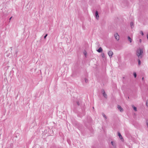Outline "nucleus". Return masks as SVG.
I'll return each instance as SVG.
<instances>
[{
  "label": "nucleus",
  "mask_w": 148,
  "mask_h": 148,
  "mask_svg": "<svg viewBox=\"0 0 148 148\" xmlns=\"http://www.w3.org/2000/svg\"><path fill=\"white\" fill-rule=\"evenodd\" d=\"M143 53V50L142 49H139L137 50L136 51L137 55L139 58L140 57V58H141V56L140 55H141Z\"/></svg>",
  "instance_id": "1"
},
{
  "label": "nucleus",
  "mask_w": 148,
  "mask_h": 148,
  "mask_svg": "<svg viewBox=\"0 0 148 148\" xmlns=\"http://www.w3.org/2000/svg\"><path fill=\"white\" fill-rule=\"evenodd\" d=\"M101 93H102L103 96L106 98H107L108 96L107 94L106 93L105 90L104 89H102L101 90Z\"/></svg>",
  "instance_id": "2"
},
{
  "label": "nucleus",
  "mask_w": 148,
  "mask_h": 148,
  "mask_svg": "<svg viewBox=\"0 0 148 148\" xmlns=\"http://www.w3.org/2000/svg\"><path fill=\"white\" fill-rule=\"evenodd\" d=\"M114 36L116 40H119V36L117 33L114 34Z\"/></svg>",
  "instance_id": "3"
},
{
  "label": "nucleus",
  "mask_w": 148,
  "mask_h": 148,
  "mask_svg": "<svg viewBox=\"0 0 148 148\" xmlns=\"http://www.w3.org/2000/svg\"><path fill=\"white\" fill-rule=\"evenodd\" d=\"M108 54L110 58L112 57L113 55V52L111 51H110L108 53Z\"/></svg>",
  "instance_id": "4"
},
{
  "label": "nucleus",
  "mask_w": 148,
  "mask_h": 148,
  "mask_svg": "<svg viewBox=\"0 0 148 148\" xmlns=\"http://www.w3.org/2000/svg\"><path fill=\"white\" fill-rule=\"evenodd\" d=\"M95 16L96 19L97 20L99 19V15L98 12L97 11H96L95 12Z\"/></svg>",
  "instance_id": "5"
},
{
  "label": "nucleus",
  "mask_w": 148,
  "mask_h": 148,
  "mask_svg": "<svg viewBox=\"0 0 148 148\" xmlns=\"http://www.w3.org/2000/svg\"><path fill=\"white\" fill-rule=\"evenodd\" d=\"M117 108L121 112L123 111V109L120 106L118 105Z\"/></svg>",
  "instance_id": "6"
},
{
  "label": "nucleus",
  "mask_w": 148,
  "mask_h": 148,
  "mask_svg": "<svg viewBox=\"0 0 148 148\" xmlns=\"http://www.w3.org/2000/svg\"><path fill=\"white\" fill-rule=\"evenodd\" d=\"M118 135L119 136V137L120 139L121 140H123V138L121 135V134L119 132H118Z\"/></svg>",
  "instance_id": "7"
},
{
  "label": "nucleus",
  "mask_w": 148,
  "mask_h": 148,
  "mask_svg": "<svg viewBox=\"0 0 148 148\" xmlns=\"http://www.w3.org/2000/svg\"><path fill=\"white\" fill-rule=\"evenodd\" d=\"M103 51V49L101 47H100L97 50V51L99 53H101Z\"/></svg>",
  "instance_id": "8"
},
{
  "label": "nucleus",
  "mask_w": 148,
  "mask_h": 148,
  "mask_svg": "<svg viewBox=\"0 0 148 148\" xmlns=\"http://www.w3.org/2000/svg\"><path fill=\"white\" fill-rule=\"evenodd\" d=\"M111 144L112 145L114 148H116V145L115 143L113 141H111Z\"/></svg>",
  "instance_id": "9"
},
{
  "label": "nucleus",
  "mask_w": 148,
  "mask_h": 148,
  "mask_svg": "<svg viewBox=\"0 0 148 148\" xmlns=\"http://www.w3.org/2000/svg\"><path fill=\"white\" fill-rule=\"evenodd\" d=\"M127 39L128 40L130 41V42H132V40L131 38L129 36H128Z\"/></svg>",
  "instance_id": "10"
},
{
  "label": "nucleus",
  "mask_w": 148,
  "mask_h": 148,
  "mask_svg": "<svg viewBox=\"0 0 148 148\" xmlns=\"http://www.w3.org/2000/svg\"><path fill=\"white\" fill-rule=\"evenodd\" d=\"M130 25L131 27L132 28L134 27V23L132 22H131L130 23Z\"/></svg>",
  "instance_id": "11"
},
{
  "label": "nucleus",
  "mask_w": 148,
  "mask_h": 148,
  "mask_svg": "<svg viewBox=\"0 0 148 148\" xmlns=\"http://www.w3.org/2000/svg\"><path fill=\"white\" fill-rule=\"evenodd\" d=\"M102 116H103L105 118V119H106L107 118V117L105 115V114L104 113H102Z\"/></svg>",
  "instance_id": "12"
},
{
  "label": "nucleus",
  "mask_w": 148,
  "mask_h": 148,
  "mask_svg": "<svg viewBox=\"0 0 148 148\" xmlns=\"http://www.w3.org/2000/svg\"><path fill=\"white\" fill-rule=\"evenodd\" d=\"M133 108V109H134V111H137V108L136 107H135L134 106H133L132 107Z\"/></svg>",
  "instance_id": "13"
},
{
  "label": "nucleus",
  "mask_w": 148,
  "mask_h": 148,
  "mask_svg": "<svg viewBox=\"0 0 148 148\" xmlns=\"http://www.w3.org/2000/svg\"><path fill=\"white\" fill-rule=\"evenodd\" d=\"M138 64L139 65H140L141 64V62L139 59L138 60Z\"/></svg>",
  "instance_id": "14"
},
{
  "label": "nucleus",
  "mask_w": 148,
  "mask_h": 148,
  "mask_svg": "<svg viewBox=\"0 0 148 148\" xmlns=\"http://www.w3.org/2000/svg\"><path fill=\"white\" fill-rule=\"evenodd\" d=\"M133 75L135 78H136L137 76V74L136 73L134 72L133 73Z\"/></svg>",
  "instance_id": "15"
},
{
  "label": "nucleus",
  "mask_w": 148,
  "mask_h": 148,
  "mask_svg": "<svg viewBox=\"0 0 148 148\" xmlns=\"http://www.w3.org/2000/svg\"><path fill=\"white\" fill-rule=\"evenodd\" d=\"M85 81L86 83H87L88 82V80L87 78H85Z\"/></svg>",
  "instance_id": "16"
},
{
  "label": "nucleus",
  "mask_w": 148,
  "mask_h": 148,
  "mask_svg": "<svg viewBox=\"0 0 148 148\" xmlns=\"http://www.w3.org/2000/svg\"><path fill=\"white\" fill-rule=\"evenodd\" d=\"M78 106H79L80 105V103L79 101H77L76 102Z\"/></svg>",
  "instance_id": "17"
},
{
  "label": "nucleus",
  "mask_w": 148,
  "mask_h": 148,
  "mask_svg": "<svg viewBox=\"0 0 148 148\" xmlns=\"http://www.w3.org/2000/svg\"><path fill=\"white\" fill-rule=\"evenodd\" d=\"M84 55L85 56H86V54H87V52H86V51H85L84 52Z\"/></svg>",
  "instance_id": "18"
},
{
  "label": "nucleus",
  "mask_w": 148,
  "mask_h": 148,
  "mask_svg": "<svg viewBox=\"0 0 148 148\" xmlns=\"http://www.w3.org/2000/svg\"><path fill=\"white\" fill-rule=\"evenodd\" d=\"M146 104L147 107H148V99L146 101Z\"/></svg>",
  "instance_id": "19"
},
{
  "label": "nucleus",
  "mask_w": 148,
  "mask_h": 148,
  "mask_svg": "<svg viewBox=\"0 0 148 148\" xmlns=\"http://www.w3.org/2000/svg\"><path fill=\"white\" fill-rule=\"evenodd\" d=\"M48 35V34H46L44 36V38L45 39L46 37H47V36Z\"/></svg>",
  "instance_id": "20"
},
{
  "label": "nucleus",
  "mask_w": 148,
  "mask_h": 148,
  "mask_svg": "<svg viewBox=\"0 0 148 148\" xmlns=\"http://www.w3.org/2000/svg\"><path fill=\"white\" fill-rule=\"evenodd\" d=\"M101 56H102L103 58H104V57H105V55H104V54L103 53H102V54H101Z\"/></svg>",
  "instance_id": "21"
},
{
  "label": "nucleus",
  "mask_w": 148,
  "mask_h": 148,
  "mask_svg": "<svg viewBox=\"0 0 148 148\" xmlns=\"http://www.w3.org/2000/svg\"><path fill=\"white\" fill-rule=\"evenodd\" d=\"M140 34L142 36H143L144 33L142 31H140Z\"/></svg>",
  "instance_id": "22"
},
{
  "label": "nucleus",
  "mask_w": 148,
  "mask_h": 148,
  "mask_svg": "<svg viewBox=\"0 0 148 148\" xmlns=\"http://www.w3.org/2000/svg\"><path fill=\"white\" fill-rule=\"evenodd\" d=\"M147 122V127L148 128V120L146 121Z\"/></svg>",
  "instance_id": "23"
},
{
  "label": "nucleus",
  "mask_w": 148,
  "mask_h": 148,
  "mask_svg": "<svg viewBox=\"0 0 148 148\" xmlns=\"http://www.w3.org/2000/svg\"><path fill=\"white\" fill-rule=\"evenodd\" d=\"M139 41H140V42H142V40H141V39H140Z\"/></svg>",
  "instance_id": "24"
},
{
  "label": "nucleus",
  "mask_w": 148,
  "mask_h": 148,
  "mask_svg": "<svg viewBox=\"0 0 148 148\" xmlns=\"http://www.w3.org/2000/svg\"><path fill=\"white\" fill-rule=\"evenodd\" d=\"M12 18V16L10 18H9V20L10 21L11 19Z\"/></svg>",
  "instance_id": "25"
},
{
  "label": "nucleus",
  "mask_w": 148,
  "mask_h": 148,
  "mask_svg": "<svg viewBox=\"0 0 148 148\" xmlns=\"http://www.w3.org/2000/svg\"><path fill=\"white\" fill-rule=\"evenodd\" d=\"M10 48L11 49V50H12V47H11Z\"/></svg>",
  "instance_id": "26"
},
{
  "label": "nucleus",
  "mask_w": 148,
  "mask_h": 148,
  "mask_svg": "<svg viewBox=\"0 0 148 148\" xmlns=\"http://www.w3.org/2000/svg\"><path fill=\"white\" fill-rule=\"evenodd\" d=\"M142 79L143 81V80H144V77H143L142 78Z\"/></svg>",
  "instance_id": "27"
},
{
  "label": "nucleus",
  "mask_w": 148,
  "mask_h": 148,
  "mask_svg": "<svg viewBox=\"0 0 148 148\" xmlns=\"http://www.w3.org/2000/svg\"><path fill=\"white\" fill-rule=\"evenodd\" d=\"M93 109H94V107H93Z\"/></svg>",
  "instance_id": "28"
}]
</instances>
